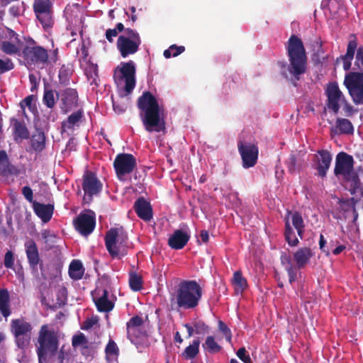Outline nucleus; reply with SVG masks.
Here are the masks:
<instances>
[{"instance_id": "1", "label": "nucleus", "mask_w": 363, "mask_h": 363, "mask_svg": "<svg viewBox=\"0 0 363 363\" xmlns=\"http://www.w3.org/2000/svg\"><path fill=\"white\" fill-rule=\"evenodd\" d=\"M138 107L143 125L148 132L164 129L162 107L150 92H145L138 99Z\"/></svg>"}, {"instance_id": "2", "label": "nucleus", "mask_w": 363, "mask_h": 363, "mask_svg": "<svg viewBox=\"0 0 363 363\" xmlns=\"http://www.w3.org/2000/svg\"><path fill=\"white\" fill-rule=\"evenodd\" d=\"M58 345L57 332L48 325H42L35 343L39 363L45 362L48 357L55 355Z\"/></svg>"}, {"instance_id": "3", "label": "nucleus", "mask_w": 363, "mask_h": 363, "mask_svg": "<svg viewBox=\"0 0 363 363\" xmlns=\"http://www.w3.org/2000/svg\"><path fill=\"white\" fill-rule=\"evenodd\" d=\"M287 52L290 62L289 71L297 77L306 71V55L302 41L296 35L289 38Z\"/></svg>"}, {"instance_id": "4", "label": "nucleus", "mask_w": 363, "mask_h": 363, "mask_svg": "<svg viewBox=\"0 0 363 363\" xmlns=\"http://www.w3.org/2000/svg\"><path fill=\"white\" fill-rule=\"evenodd\" d=\"M201 295L202 289L196 281H183L177 291V303L184 309L195 308L199 304Z\"/></svg>"}, {"instance_id": "5", "label": "nucleus", "mask_w": 363, "mask_h": 363, "mask_svg": "<svg viewBox=\"0 0 363 363\" xmlns=\"http://www.w3.org/2000/svg\"><path fill=\"white\" fill-rule=\"evenodd\" d=\"M127 336L139 352L148 347V337L145 330L144 321L138 315L133 317L127 323Z\"/></svg>"}, {"instance_id": "6", "label": "nucleus", "mask_w": 363, "mask_h": 363, "mask_svg": "<svg viewBox=\"0 0 363 363\" xmlns=\"http://www.w3.org/2000/svg\"><path fill=\"white\" fill-rule=\"evenodd\" d=\"M128 235L123 228L111 229L105 238L106 247L113 257H121L126 253Z\"/></svg>"}, {"instance_id": "7", "label": "nucleus", "mask_w": 363, "mask_h": 363, "mask_svg": "<svg viewBox=\"0 0 363 363\" xmlns=\"http://www.w3.org/2000/svg\"><path fill=\"white\" fill-rule=\"evenodd\" d=\"M135 67L133 61L121 63L116 69L114 79L118 86L123 87L127 94L135 86Z\"/></svg>"}, {"instance_id": "8", "label": "nucleus", "mask_w": 363, "mask_h": 363, "mask_svg": "<svg viewBox=\"0 0 363 363\" xmlns=\"http://www.w3.org/2000/svg\"><path fill=\"white\" fill-rule=\"evenodd\" d=\"M141 44L139 33L133 29H125L117 40V48L123 57H127L138 52Z\"/></svg>"}, {"instance_id": "9", "label": "nucleus", "mask_w": 363, "mask_h": 363, "mask_svg": "<svg viewBox=\"0 0 363 363\" xmlns=\"http://www.w3.org/2000/svg\"><path fill=\"white\" fill-rule=\"evenodd\" d=\"M32 325L23 319H13L11 322V332L15 337L17 347L26 350L30 342Z\"/></svg>"}, {"instance_id": "10", "label": "nucleus", "mask_w": 363, "mask_h": 363, "mask_svg": "<svg viewBox=\"0 0 363 363\" xmlns=\"http://www.w3.org/2000/svg\"><path fill=\"white\" fill-rule=\"evenodd\" d=\"M290 222L296 229L298 235L302 238L303 232V220L301 216L297 212H288L285 216V237L291 246H296L298 243V240L292 230Z\"/></svg>"}, {"instance_id": "11", "label": "nucleus", "mask_w": 363, "mask_h": 363, "mask_svg": "<svg viewBox=\"0 0 363 363\" xmlns=\"http://www.w3.org/2000/svg\"><path fill=\"white\" fill-rule=\"evenodd\" d=\"M336 176L356 184L357 176L353 169V158L345 152H340L336 157L335 168Z\"/></svg>"}, {"instance_id": "12", "label": "nucleus", "mask_w": 363, "mask_h": 363, "mask_svg": "<svg viewBox=\"0 0 363 363\" xmlns=\"http://www.w3.org/2000/svg\"><path fill=\"white\" fill-rule=\"evenodd\" d=\"M325 92L328 97V106L330 109L337 113L340 106H343L345 112H352V106L345 101L344 96L336 83H330Z\"/></svg>"}, {"instance_id": "13", "label": "nucleus", "mask_w": 363, "mask_h": 363, "mask_svg": "<svg viewBox=\"0 0 363 363\" xmlns=\"http://www.w3.org/2000/svg\"><path fill=\"white\" fill-rule=\"evenodd\" d=\"M344 84L353 101L357 104H363V73L352 72L347 74Z\"/></svg>"}, {"instance_id": "14", "label": "nucleus", "mask_w": 363, "mask_h": 363, "mask_svg": "<svg viewBox=\"0 0 363 363\" xmlns=\"http://www.w3.org/2000/svg\"><path fill=\"white\" fill-rule=\"evenodd\" d=\"M33 9L37 18L45 29L52 27V4L49 0H35Z\"/></svg>"}, {"instance_id": "15", "label": "nucleus", "mask_w": 363, "mask_h": 363, "mask_svg": "<svg viewBox=\"0 0 363 363\" xmlns=\"http://www.w3.org/2000/svg\"><path fill=\"white\" fill-rule=\"evenodd\" d=\"M23 56L29 66H43L48 59L46 50L40 46H27L23 50Z\"/></svg>"}, {"instance_id": "16", "label": "nucleus", "mask_w": 363, "mask_h": 363, "mask_svg": "<svg viewBox=\"0 0 363 363\" xmlns=\"http://www.w3.org/2000/svg\"><path fill=\"white\" fill-rule=\"evenodd\" d=\"M102 186V183L94 173L86 172L83 177L82 182V189L84 192V202L89 203L94 196H96L100 193Z\"/></svg>"}, {"instance_id": "17", "label": "nucleus", "mask_w": 363, "mask_h": 363, "mask_svg": "<svg viewBox=\"0 0 363 363\" xmlns=\"http://www.w3.org/2000/svg\"><path fill=\"white\" fill-rule=\"evenodd\" d=\"M114 168L119 179H124V176L132 172L136 165L135 157L130 154H120L114 160Z\"/></svg>"}, {"instance_id": "18", "label": "nucleus", "mask_w": 363, "mask_h": 363, "mask_svg": "<svg viewBox=\"0 0 363 363\" xmlns=\"http://www.w3.org/2000/svg\"><path fill=\"white\" fill-rule=\"evenodd\" d=\"M77 230L83 235H89L95 228V214L89 211L81 213L74 220Z\"/></svg>"}, {"instance_id": "19", "label": "nucleus", "mask_w": 363, "mask_h": 363, "mask_svg": "<svg viewBox=\"0 0 363 363\" xmlns=\"http://www.w3.org/2000/svg\"><path fill=\"white\" fill-rule=\"evenodd\" d=\"M65 16L68 22L67 28L71 30L72 35H77L82 27V16L77 5L67 6L64 11Z\"/></svg>"}, {"instance_id": "20", "label": "nucleus", "mask_w": 363, "mask_h": 363, "mask_svg": "<svg viewBox=\"0 0 363 363\" xmlns=\"http://www.w3.org/2000/svg\"><path fill=\"white\" fill-rule=\"evenodd\" d=\"M60 99V106L64 113H67L76 108L78 102V94L74 89L67 88L61 90L57 94Z\"/></svg>"}, {"instance_id": "21", "label": "nucleus", "mask_w": 363, "mask_h": 363, "mask_svg": "<svg viewBox=\"0 0 363 363\" xmlns=\"http://www.w3.org/2000/svg\"><path fill=\"white\" fill-rule=\"evenodd\" d=\"M238 150L245 168L253 167L256 164L258 157V148L255 145L240 143Z\"/></svg>"}, {"instance_id": "22", "label": "nucleus", "mask_w": 363, "mask_h": 363, "mask_svg": "<svg viewBox=\"0 0 363 363\" xmlns=\"http://www.w3.org/2000/svg\"><path fill=\"white\" fill-rule=\"evenodd\" d=\"M92 296L97 309L101 312H108L111 311L114 304L108 298V292L106 289H96L93 293Z\"/></svg>"}, {"instance_id": "23", "label": "nucleus", "mask_w": 363, "mask_h": 363, "mask_svg": "<svg viewBox=\"0 0 363 363\" xmlns=\"http://www.w3.org/2000/svg\"><path fill=\"white\" fill-rule=\"evenodd\" d=\"M317 160L316 169L320 177H325L328 169L330 167L332 160V156L329 152L326 150L318 151L315 155Z\"/></svg>"}, {"instance_id": "24", "label": "nucleus", "mask_w": 363, "mask_h": 363, "mask_svg": "<svg viewBox=\"0 0 363 363\" xmlns=\"http://www.w3.org/2000/svg\"><path fill=\"white\" fill-rule=\"evenodd\" d=\"M314 255L312 250L309 247H304L298 249L293 255L294 261L298 269L304 267L308 264Z\"/></svg>"}, {"instance_id": "25", "label": "nucleus", "mask_w": 363, "mask_h": 363, "mask_svg": "<svg viewBox=\"0 0 363 363\" xmlns=\"http://www.w3.org/2000/svg\"><path fill=\"white\" fill-rule=\"evenodd\" d=\"M189 240V234L182 230H177L169 237L168 240L169 245L176 250L183 248Z\"/></svg>"}, {"instance_id": "26", "label": "nucleus", "mask_w": 363, "mask_h": 363, "mask_svg": "<svg viewBox=\"0 0 363 363\" xmlns=\"http://www.w3.org/2000/svg\"><path fill=\"white\" fill-rule=\"evenodd\" d=\"M33 210L43 222L47 223L52 218L54 207L51 204H43L34 202Z\"/></svg>"}, {"instance_id": "27", "label": "nucleus", "mask_w": 363, "mask_h": 363, "mask_svg": "<svg viewBox=\"0 0 363 363\" xmlns=\"http://www.w3.org/2000/svg\"><path fill=\"white\" fill-rule=\"evenodd\" d=\"M135 211L138 217L144 220L147 221L152 218L150 205L143 199H140L135 202Z\"/></svg>"}, {"instance_id": "28", "label": "nucleus", "mask_w": 363, "mask_h": 363, "mask_svg": "<svg viewBox=\"0 0 363 363\" xmlns=\"http://www.w3.org/2000/svg\"><path fill=\"white\" fill-rule=\"evenodd\" d=\"M25 247L29 264L33 268H35L40 260L37 245L34 241L30 240L26 242Z\"/></svg>"}, {"instance_id": "29", "label": "nucleus", "mask_w": 363, "mask_h": 363, "mask_svg": "<svg viewBox=\"0 0 363 363\" xmlns=\"http://www.w3.org/2000/svg\"><path fill=\"white\" fill-rule=\"evenodd\" d=\"M84 273V268L81 261L74 259L69 267V275L74 280L81 279Z\"/></svg>"}, {"instance_id": "30", "label": "nucleus", "mask_w": 363, "mask_h": 363, "mask_svg": "<svg viewBox=\"0 0 363 363\" xmlns=\"http://www.w3.org/2000/svg\"><path fill=\"white\" fill-rule=\"evenodd\" d=\"M232 284L236 294H242L247 287V281L240 271L234 272Z\"/></svg>"}, {"instance_id": "31", "label": "nucleus", "mask_w": 363, "mask_h": 363, "mask_svg": "<svg viewBox=\"0 0 363 363\" xmlns=\"http://www.w3.org/2000/svg\"><path fill=\"white\" fill-rule=\"evenodd\" d=\"M0 311L5 318L11 314L9 294L6 289H0Z\"/></svg>"}, {"instance_id": "32", "label": "nucleus", "mask_w": 363, "mask_h": 363, "mask_svg": "<svg viewBox=\"0 0 363 363\" xmlns=\"http://www.w3.org/2000/svg\"><path fill=\"white\" fill-rule=\"evenodd\" d=\"M200 342L199 340H194L182 353V357L186 359L194 358L199 353Z\"/></svg>"}, {"instance_id": "33", "label": "nucleus", "mask_w": 363, "mask_h": 363, "mask_svg": "<svg viewBox=\"0 0 363 363\" xmlns=\"http://www.w3.org/2000/svg\"><path fill=\"white\" fill-rule=\"evenodd\" d=\"M83 111L78 110L77 111L72 113L66 121H64L62 125L65 128H72L82 118Z\"/></svg>"}, {"instance_id": "34", "label": "nucleus", "mask_w": 363, "mask_h": 363, "mask_svg": "<svg viewBox=\"0 0 363 363\" xmlns=\"http://www.w3.org/2000/svg\"><path fill=\"white\" fill-rule=\"evenodd\" d=\"M1 50L7 55H15L20 52V48L15 43L4 40L0 43Z\"/></svg>"}, {"instance_id": "35", "label": "nucleus", "mask_w": 363, "mask_h": 363, "mask_svg": "<svg viewBox=\"0 0 363 363\" xmlns=\"http://www.w3.org/2000/svg\"><path fill=\"white\" fill-rule=\"evenodd\" d=\"M336 128L341 133H351L353 131V126L351 122L345 118H340L337 120Z\"/></svg>"}, {"instance_id": "36", "label": "nucleus", "mask_w": 363, "mask_h": 363, "mask_svg": "<svg viewBox=\"0 0 363 363\" xmlns=\"http://www.w3.org/2000/svg\"><path fill=\"white\" fill-rule=\"evenodd\" d=\"M56 96L55 91L51 89H45L43 95V103L48 108H52L56 101Z\"/></svg>"}, {"instance_id": "37", "label": "nucleus", "mask_w": 363, "mask_h": 363, "mask_svg": "<svg viewBox=\"0 0 363 363\" xmlns=\"http://www.w3.org/2000/svg\"><path fill=\"white\" fill-rule=\"evenodd\" d=\"M129 284L132 290L138 291L142 289L143 280L141 276L135 273L130 274Z\"/></svg>"}, {"instance_id": "38", "label": "nucleus", "mask_w": 363, "mask_h": 363, "mask_svg": "<svg viewBox=\"0 0 363 363\" xmlns=\"http://www.w3.org/2000/svg\"><path fill=\"white\" fill-rule=\"evenodd\" d=\"M203 347L210 352H217L220 350V345L216 342L215 337L213 336H208L206 337Z\"/></svg>"}, {"instance_id": "39", "label": "nucleus", "mask_w": 363, "mask_h": 363, "mask_svg": "<svg viewBox=\"0 0 363 363\" xmlns=\"http://www.w3.org/2000/svg\"><path fill=\"white\" fill-rule=\"evenodd\" d=\"M184 51V47L177 46L175 45H171L169 49L164 50V56L166 58H169L172 56L176 57Z\"/></svg>"}, {"instance_id": "40", "label": "nucleus", "mask_w": 363, "mask_h": 363, "mask_svg": "<svg viewBox=\"0 0 363 363\" xmlns=\"http://www.w3.org/2000/svg\"><path fill=\"white\" fill-rule=\"evenodd\" d=\"M118 348L116 344L113 340H110L106 347L107 357L110 359H113L118 356Z\"/></svg>"}, {"instance_id": "41", "label": "nucleus", "mask_w": 363, "mask_h": 363, "mask_svg": "<svg viewBox=\"0 0 363 363\" xmlns=\"http://www.w3.org/2000/svg\"><path fill=\"white\" fill-rule=\"evenodd\" d=\"M15 133L21 138H27L28 137V132L26 127L19 123L16 122L14 125Z\"/></svg>"}, {"instance_id": "42", "label": "nucleus", "mask_w": 363, "mask_h": 363, "mask_svg": "<svg viewBox=\"0 0 363 363\" xmlns=\"http://www.w3.org/2000/svg\"><path fill=\"white\" fill-rule=\"evenodd\" d=\"M286 269L288 272L289 277V281L292 283L294 281L297 277V268L296 267L292 266L290 260L287 258V266H286Z\"/></svg>"}, {"instance_id": "43", "label": "nucleus", "mask_w": 363, "mask_h": 363, "mask_svg": "<svg viewBox=\"0 0 363 363\" xmlns=\"http://www.w3.org/2000/svg\"><path fill=\"white\" fill-rule=\"evenodd\" d=\"M35 100V97L33 95H30L26 97L20 104L21 108H22L23 112H25V108L28 107L30 111H33L34 106L33 103Z\"/></svg>"}, {"instance_id": "44", "label": "nucleus", "mask_w": 363, "mask_h": 363, "mask_svg": "<svg viewBox=\"0 0 363 363\" xmlns=\"http://www.w3.org/2000/svg\"><path fill=\"white\" fill-rule=\"evenodd\" d=\"M13 67V63L10 59H0V72L3 73L11 70Z\"/></svg>"}, {"instance_id": "45", "label": "nucleus", "mask_w": 363, "mask_h": 363, "mask_svg": "<svg viewBox=\"0 0 363 363\" xmlns=\"http://www.w3.org/2000/svg\"><path fill=\"white\" fill-rule=\"evenodd\" d=\"M357 45V44L355 40H350L347 45V52L344 57H347L348 59H353Z\"/></svg>"}, {"instance_id": "46", "label": "nucleus", "mask_w": 363, "mask_h": 363, "mask_svg": "<svg viewBox=\"0 0 363 363\" xmlns=\"http://www.w3.org/2000/svg\"><path fill=\"white\" fill-rule=\"evenodd\" d=\"M219 330L223 333L225 337V339L228 342H230L232 339V335L230 329L228 326L222 321H219L218 323Z\"/></svg>"}, {"instance_id": "47", "label": "nucleus", "mask_w": 363, "mask_h": 363, "mask_svg": "<svg viewBox=\"0 0 363 363\" xmlns=\"http://www.w3.org/2000/svg\"><path fill=\"white\" fill-rule=\"evenodd\" d=\"M237 356L245 363H251V358L247 354V351L245 347L240 348L237 352Z\"/></svg>"}, {"instance_id": "48", "label": "nucleus", "mask_w": 363, "mask_h": 363, "mask_svg": "<svg viewBox=\"0 0 363 363\" xmlns=\"http://www.w3.org/2000/svg\"><path fill=\"white\" fill-rule=\"evenodd\" d=\"M45 145L44 137L43 135L38 136V140H33V147L35 150H41Z\"/></svg>"}, {"instance_id": "49", "label": "nucleus", "mask_w": 363, "mask_h": 363, "mask_svg": "<svg viewBox=\"0 0 363 363\" xmlns=\"http://www.w3.org/2000/svg\"><path fill=\"white\" fill-rule=\"evenodd\" d=\"M14 263V258L13 253L8 251L4 257V265L6 268H12Z\"/></svg>"}, {"instance_id": "50", "label": "nucleus", "mask_w": 363, "mask_h": 363, "mask_svg": "<svg viewBox=\"0 0 363 363\" xmlns=\"http://www.w3.org/2000/svg\"><path fill=\"white\" fill-rule=\"evenodd\" d=\"M86 342V337L83 334L75 335L72 338V345L74 347L84 345Z\"/></svg>"}, {"instance_id": "51", "label": "nucleus", "mask_w": 363, "mask_h": 363, "mask_svg": "<svg viewBox=\"0 0 363 363\" xmlns=\"http://www.w3.org/2000/svg\"><path fill=\"white\" fill-rule=\"evenodd\" d=\"M8 164V157L4 151H0V171L4 170Z\"/></svg>"}, {"instance_id": "52", "label": "nucleus", "mask_w": 363, "mask_h": 363, "mask_svg": "<svg viewBox=\"0 0 363 363\" xmlns=\"http://www.w3.org/2000/svg\"><path fill=\"white\" fill-rule=\"evenodd\" d=\"M113 106L114 111L118 114L123 113L126 110V108H127V106L125 104H119L115 101H113Z\"/></svg>"}, {"instance_id": "53", "label": "nucleus", "mask_w": 363, "mask_h": 363, "mask_svg": "<svg viewBox=\"0 0 363 363\" xmlns=\"http://www.w3.org/2000/svg\"><path fill=\"white\" fill-rule=\"evenodd\" d=\"M22 193L28 201L31 202L33 201V191L30 187L24 186Z\"/></svg>"}, {"instance_id": "54", "label": "nucleus", "mask_w": 363, "mask_h": 363, "mask_svg": "<svg viewBox=\"0 0 363 363\" xmlns=\"http://www.w3.org/2000/svg\"><path fill=\"white\" fill-rule=\"evenodd\" d=\"M118 35L116 29H108L106 32V38L110 42L112 43L113 38Z\"/></svg>"}, {"instance_id": "55", "label": "nucleus", "mask_w": 363, "mask_h": 363, "mask_svg": "<svg viewBox=\"0 0 363 363\" xmlns=\"http://www.w3.org/2000/svg\"><path fill=\"white\" fill-rule=\"evenodd\" d=\"M341 60L343 62V68L345 70H348L351 67V62L352 59H348L347 57H340Z\"/></svg>"}, {"instance_id": "56", "label": "nucleus", "mask_w": 363, "mask_h": 363, "mask_svg": "<svg viewBox=\"0 0 363 363\" xmlns=\"http://www.w3.org/2000/svg\"><path fill=\"white\" fill-rule=\"evenodd\" d=\"M325 240L324 239V237L323 235H320V241H319V245H320V250L323 252H325L326 255H329L330 254V251L328 250H326L325 248Z\"/></svg>"}, {"instance_id": "57", "label": "nucleus", "mask_w": 363, "mask_h": 363, "mask_svg": "<svg viewBox=\"0 0 363 363\" xmlns=\"http://www.w3.org/2000/svg\"><path fill=\"white\" fill-rule=\"evenodd\" d=\"M68 355H69L68 352H65L64 350V348L62 347V349L60 350V351L58 354V359H59L60 363H63L64 359L67 358Z\"/></svg>"}, {"instance_id": "58", "label": "nucleus", "mask_w": 363, "mask_h": 363, "mask_svg": "<svg viewBox=\"0 0 363 363\" xmlns=\"http://www.w3.org/2000/svg\"><path fill=\"white\" fill-rule=\"evenodd\" d=\"M356 59L363 67V47H361L357 50Z\"/></svg>"}, {"instance_id": "59", "label": "nucleus", "mask_w": 363, "mask_h": 363, "mask_svg": "<svg viewBox=\"0 0 363 363\" xmlns=\"http://www.w3.org/2000/svg\"><path fill=\"white\" fill-rule=\"evenodd\" d=\"M346 249L345 245H340L336 247L335 249L332 250V253L335 255H338L342 253Z\"/></svg>"}, {"instance_id": "60", "label": "nucleus", "mask_w": 363, "mask_h": 363, "mask_svg": "<svg viewBox=\"0 0 363 363\" xmlns=\"http://www.w3.org/2000/svg\"><path fill=\"white\" fill-rule=\"evenodd\" d=\"M200 238L203 242H206L209 238L208 232L206 230L201 231L200 233Z\"/></svg>"}, {"instance_id": "61", "label": "nucleus", "mask_w": 363, "mask_h": 363, "mask_svg": "<svg viewBox=\"0 0 363 363\" xmlns=\"http://www.w3.org/2000/svg\"><path fill=\"white\" fill-rule=\"evenodd\" d=\"M96 323L95 320H94L93 319H90V320H87L84 322V325L83 327V329H88V328H90L91 327H92L94 325V324Z\"/></svg>"}, {"instance_id": "62", "label": "nucleus", "mask_w": 363, "mask_h": 363, "mask_svg": "<svg viewBox=\"0 0 363 363\" xmlns=\"http://www.w3.org/2000/svg\"><path fill=\"white\" fill-rule=\"evenodd\" d=\"M185 327L186 328L187 331H188V336L189 337H191L193 335V333H194L193 328L191 326H190L189 325H188V324L185 325Z\"/></svg>"}, {"instance_id": "63", "label": "nucleus", "mask_w": 363, "mask_h": 363, "mask_svg": "<svg viewBox=\"0 0 363 363\" xmlns=\"http://www.w3.org/2000/svg\"><path fill=\"white\" fill-rule=\"evenodd\" d=\"M174 338H175V341L179 343H182L183 342V339L182 338L179 332L176 333Z\"/></svg>"}, {"instance_id": "64", "label": "nucleus", "mask_w": 363, "mask_h": 363, "mask_svg": "<svg viewBox=\"0 0 363 363\" xmlns=\"http://www.w3.org/2000/svg\"><path fill=\"white\" fill-rule=\"evenodd\" d=\"M287 258L291 261V259L289 256L286 255H282L281 256V263L284 264V266H287Z\"/></svg>"}]
</instances>
